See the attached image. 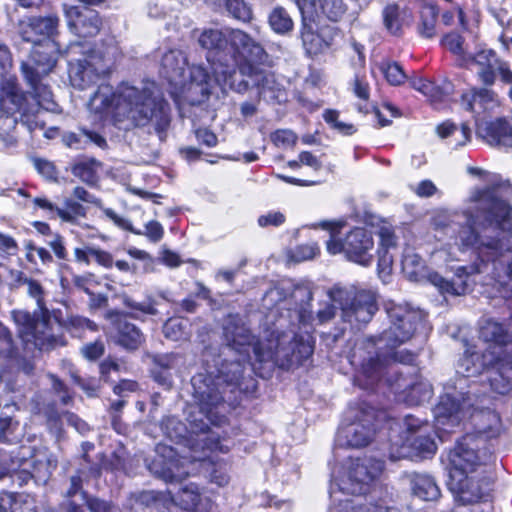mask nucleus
<instances>
[{
  "label": "nucleus",
  "instance_id": "nucleus-1",
  "mask_svg": "<svg viewBox=\"0 0 512 512\" xmlns=\"http://www.w3.org/2000/svg\"><path fill=\"white\" fill-rule=\"evenodd\" d=\"M466 203L462 211L465 222L458 229L455 245L460 251L472 250L476 261L459 266L451 280L432 276L433 283L442 291L454 295L468 293L472 286L470 277L476 274H486L501 285L512 281V259L504 261L512 250L505 234L512 235V206L500 194L499 185L472 190Z\"/></svg>",
  "mask_w": 512,
  "mask_h": 512
},
{
  "label": "nucleus",
  "instance_id": "nucleus-2",
  "mask_svg": "<svg viewBox=\"0 0 512 512\" xmlns=\"http://www.w3.org/2000/svg\"><path fill=\"white\" fill-rule=\"evenodd\" d=\"M90 105L97 112H110L115 125L125 130L152 124L162 138L170 124L169 105L154 82L141 86L123 83L116 91L109 84H101Z\"/></svg>",
  "mask_w": 512,
  "mask_h": 512
},
{
  "label": "nucleus",
  "instance_id": "nucleus-3",
  "mask_svg": "<svg viewBox=\"0 0 512 512\" xmlns=\"http://www.w3.org/2000/svg\"><path fill=\"white\" fill-rule=\"evenodd\" d=\"M223 335L229 353L240 354L246 360L252 350L258 362H271L282 369L302 364L314 350V339L308 332L291 337L282 334L267 342H254V336L239 315L227 316L223 324Z\"/></svg>",
  "mask_w": 512,
  "mask_h": 512
},
{
  "label": "nucleus",
  "instance_id": "nucleus-4",
  "mask_svg": "<svg viewBox=\"0 0 512 512\" xmlns=\"http://www.w3.org/2000/svg\"><path fill=\"white\" fill-rule=\"evenodd\" d=\"M235 360L225 359L218 375L213 377L211 374H197L191 382L193 387V397L197 402L200 412L213 425H221L225 422V402L222 396L220 386L222 383L237 385L243 376L244 365L249 362L250 357L242 359V355L237 354Z\"/></svg>",
  "mask_w": 512,
  "mask_h": 512
},
{
  "label": "nucleus",
  "instance_id": "nucleus-5",
  "mask_svg": "<svg viewBox=\"0 0 512 512\" xmlns=\"http://www.w3.org/2000/svg\"><path fill=\"white\" fill-rule=\"evenodd\" d=\"M15 286L25 285L27 294L36 301L38 310L31 314L25 310H13L11 312L14 323L19 327L23 336L32 338L34 345L40 350H50L57 346H63L64 340L56 336L50 327V312L46 306V291L41 283L28 278L23 272L13 274Z\"/></svg>",
  "mask_w": 512,
  "mask_h": 512
},
{
  "label": "nucleus",
  "instance_id": "nucleus-6",
  "mask_svg": "<svg viewBox=\"0 0 512 512\" xmlns=\"http://www.w3.org/2000/svg\"><path fill=\"white\" fill-rule=\"evenodd\" d=\"M265 58L262 60V62ZM253 60L246 59L238 65V74L234 65L223 64L220 59L214 63L215 82L220 86L228 85L237 93L244 94L251 87L258 89L259 98L266 101L281 103L286 100V93L283 85L279 83L276 76L269 71L254 66ZM261 63V61H258Z\"/></svg>",
  "mask_w": 512,
  "mask_h": 512
},
{
  "label": "nucleus",
  "instance_id": "nucleus-7",
  "mask_svg": "<svg viewBox=\"0 0 512 512\" xmlns=\"http://www.w3.org/2000/svg\"><path fill=\"white\" fill-rule=\"evenodd\" d=\"M493 454L476 443L474 435H465L447 454L448 488L462 493V498L471 500L472 495L463 490L464 476L474 475L479 471L487 473V465Z\"/></svg>",
  "mask_w": 512,
  "mask_h": 512
},
{
  "label": "nucleus",
  "instance_id": "nucleus-8",
  "mask_svg": "<svg viewBox=\"0 0 512 512\" xmlns=\"http://www.w3.org/2000/svg\"><path fill=\"white\" fill-rule=\"evenodd\" d=\"M493 367L490 385L499 394H507L512 389V363L505 358H498L495 351L485 349L478 352L468 348L457 364V373L463 377L481 374L485 369Z\"/></svg>",
  "mask_w": 512,
  "mask_h": 512
},
{
  "label": "nucleus",
  "instance_id": "nucleus-9",
  "mask_svg": "<svg viewBox=\"0 0 512 512\" xmlns=\"http://www.w3.org/2000/svg\"><path fill=\"white\" fill-rule=\"evenodd\" d=\"M322 229L330 231V239L327 241V250L331 254L343 252L346 257L363 266L370 265L374 249V241L371 233L365 228L351 230L344 239L339 235L342 223L323 221L318 224Z\"/></svg>",
  "mask_w": 512,
  "mask_h": 512
},
{
  "label": "nucleus",
  "instance_id": "nucleus-10",
  "mask_svg": "<svg viewBox=\"0 0 512 512\" xmlns=\"http://www.w3.org/2000/svg\"><path fill=\"white\" fill-rule=\"evenodd\" d=\"M244 58L262 61L267 57L264 48L246 32L234 29L226 32L216 28H205L198 36L199 45L209 51H220L227 43Z\"/></svg>",
  "mask_w": 512,
  "mask_h": 512
},
{
  "label": "nucleus",
  "instance_id": "nucleus-11",
  "mask_svg": "<svg viewBox=\"0 0 512 512\" xmlns=\"http://www.w3.org/2000/svg\"><path fill=\"white\" fill-rule=\"evenodd\" d=\"M328 295L339 305L342 319L351 325L368 323L378 309L376 296L371 291L334 287Z\"/></svg>",
  "mask_w": 512,
  "mask_h": 512
},
{
  "label": "nucleus",
  "instance_id": "nucleus-12",
  "mask_svg": "<svg viewBox=\"0 0 512 512\" xmlns=\"http://www.w3.org/2000/svg\"><path fill=\"white\" fill-rule=\"evenodd\" d=\"M386 311L390 319V326L381 333L377 341L393 350L412 338L423 320V315L421 311L401 304L388 306Z\"/></svg>",
  "mask_w": 512,
  "mask_h": 512
},
{
  "label": "nucleus",
  "instance_id": "nucleus-13",
  "mask_svg": "<svg viewBox=\"0 0 512 512\" xmlns=\"http://www.w3.org/2000/svg\"><path fill=\"white\" fill-rule=\"evenodd\" d=\"M380 349L386 350V352L382 353L383 355L386 354L393 360L403 364H412L416 359V354L409 350H390L386 348L384 344L378 343L376 338H367L355 346L351 355V363L353 365H359L363 373L372 381L377 379L382 367L380 354L378 352Z\"/></svg>",
  "mask_w": 512,
  "mask_h": 512
},
{
  "label": "nucleus",
  "instance_id": "nucleus-14",
  "mask_svg": "<svg viewBox=\"0 0 512 512\" xmlns=\"http://www.w3.org/2000/svg\"><path fill=\"white\" fill-rule=\"evenodd\" d=\"M384 470V462L365 456L350 461L346 475L337 484L338 489L351 495H364L376 485Z\"/></svg>",
  "mask_w": 512,
  "mask_h": 512
},
{
  "label": "nucleus",
  "instance_id": "nucleus-15",
  "mask_svg": "<svg viewBox=\"0 0 512 512\" xmlns=\"http://www.w3.org/2000/svg\"><path fill=\"white\" fill-rule=\"evenodd\" d=\"M113 59L100 50L85 52L82 58L69 61V79L73 87L84 90L96 83L100 77L110 73Z\"/></svg>",
  "mask_w": 512,
  "mask_h": 512
},
{
  "label": "nucleus",
  "instance_id": "nucleus-16",
  "mask_svg": "<svg viewBox=\"0 0 512 512\" xmlns=\"http://www.w3.org/2000/svg\"><path fill=\"white\" fill-rule=\"evenodd\" d=\"M472 407L473 401L469 394L458 391L456 388H448L434 408L436 428L444 432H452L450 428L458 426L467 417Z\"/></svg>",
  "mask_w": 512,
  "mask_h": 512
},
{
  "label": "nucleus",
  "instance_id": "nucleus-17",
  "mask_svg": "<svg viewBox=\"0 0 512 512\" xmlns=\"http://www.w3.org/2000/svg\"><path fill=\"white\" fill-rule=\"evenodd\" d=\"M350 423L343 426L337 435L339 445L352 448L368 445L375 433L374 410L371 407L351 408L348 411Z\"/></svg>",
  "mask_w": 512,
  "mask_h": 512
},
{
  "label": "nucleus",
  "instance_id": "nucleus-18",
  "mask_svg": "<svg viewBox=\"0 0 512 512\" xmlns=\"http://www.w3.org/2000/svg\"><path fill=\"white\" fill-rule=\"evenodd\" d=\"M339 35L335 26L324 25L318 27L315 21L306 17L302 10V23L300 38L307 54L314 56L325 52L334 43Z\"/></svg>",
  "mask_w": 512,
  "mask_h": 512
},
{
  "label": "nucleus",
  "instance_id": "nucleus-19",
  "mask_svg": "<svg viewBox=\"0 0 512 512\" xmlns=\"http://www.w3.org/2000/svg\"><path fill=\"white\" fill-rule=\"evenodd\" d=\"M479 337L491 343L486 349L495 351L498 358L512 363V322L505 328L492 318H482L479 323Z\"/></svg>",
  "mask_w": 512,
  "mask_h": 512
},
{
  "label": "nucleus",
  "instance_id": "nucleus-20",
  "mask_svg": "<svg viewBox=\"0 0 512 512\" xmlns=\"http://www.w3.org/2000/svg\"><path fill=\"white\" fill-rule=\"evenodd\" d=\"M99 475L100 469L94 466L90 467L88 471L85 468H80L74 475L69 477L66 487L62 492L64 497L62 506L66 512H83V504L89 497L82 489L83 482L89 476L99 477Z\"/></svg>",
  "mask_w": 512,
  "mask_h": 512
},
{
  "label": "nucleus",
  "instance_id": "nucleus-21",
  "mask_svg": "<svg viewBox=\"0 0 512 512\" xmlns=\"http://www.w3.org/2000/svg\"><path fill=\"white\" fill-rule=\"evenodd\" d=\"M65 16L70 31L79 37L95 36L102 26L98 12L88 7H65Z\"/></svg>",
  "mask_w": 512,
  "mask_h": 512
},
{
  "label": "nucleus",
  "instance_id": "nucleus-22",
  "mask_svg": "<svg viewBox=\"0 0 512 512\" xmlns=\"http://www.w3.org/2000/svg\"><path fill=\"white\" fill-rule=\"evenodd\" d=\"M189 79L184 78L180 84L185 98L192 104L203 103L211 94L213 80L202 65H192L189 69Z\"/></svg>",
  "mask_w": 512,
  "mask_h": 512
},
{
  "label": "nucleus",
  "instance_id": "nucleus-23",
  "mask_svg": "<svg viewBox=\"0 0 512 512\" xmlns=\"http://www.w3.org/2000/svg\"><path fill=\"white\" fill-rule=\"evenodd\" d=\"M473 432L467 435H474L476 443L482 444L487 439L495 438L501 430L499 415L490 409L471 410L468 415Z\"/></svg>",
  "mask_w": 512,
  "mask_h": 512
},
{
  "label": "nucleus",
  "instance_id": "nucleus-24",
  "mask_svg": "<svg viewBox=\"0 0 512 512\" xmlns=\"http://www.w3.org/2000/svg\"><path fill=\"white\" fill-rule=\"evenodd\" d=\"M168 459L163 455L157 456L149 465L150 471L166 482H180L185 479L188 472L184 469L181 461L175 457L172 449H165Z\"/></svg>",
  "mask_w": 512,
  "mask_h": 512
},
{
  "label": "nucleus",
  "instance_id": "nucleus-25",
  "mask_svg": "<svg viewBox=\"0 0 512 512\" xmlns=\"http://www.w3.org/2000/svg\"><path fill=\"white\" fill-rule=\"evenodd\" d=\"M478 472L474 475L464 476L463 479V490L467 491L472 495L471 500H465L462 498V493L457 491H451L455 496L456 500L461 502L463 505L474 504L479 501H486L490 497L492 491L493 479L491 476L484 475Z\"/></svg>",
  "mask_w": 512,
  "mask_h": 512
},
{
  "label": "nucleus",
  "instance_id": "nucleus-26",
  "mask_svg": "<svg viewBox=\"0 0 512 512\" xmlns=\"http://www.w3.org/2000/svg\"><path fill=\"white\" fill-rule=\"evenodd\" d=\"M188 65L186 54L179 49H169L161 58V74L174 85L184 80V71Z\"/></svg>",
  "mask_w": 512,
  "mask_h": 512
},
{
  "label": "nucleus",
  "instance_id": "nucleus-27",
  "mask_svg": "<svg viewBox=\"0 0 512 512\" xmlns=\"http://www.w3.org/2000/svg\"><path fill=\"white\" fill-rule=\"evenodd\" d=\"M1 102L8 110L22 112L24 117L36 111V107L29 106L25 92L12 80L3 83Z\"/></svg>",
  "mask_w": 512,
  "mask_h": 512
},
{
  "label": "nucleus",
  "instance_id": "nucleus-28",
  "mask_svg": "<svg viewBox=\"0 0 512 512\" xmlns=\"http://www.w3.org/2000/svg\"><path fill=\"white\" fill-rule=\"evenodd\" d=\"M402 271L410 281L421 282L424 279H427L432 285L438 288L440 293L455 296L450 292L442 291L439 286L433 283V275H438L440 277L442 276L436 272L428 273L425 262L419 255L415 253L407 252L404 254L402 259Z\"/></svg>",
  "mask_w": 512,
  "mask_h": 512
},
{
  "label": "nucleus",
  "instance_id": "nucleus-29",
  "mask_svg": "<svg viewBox=\"0 0 512 512\" xmlns=\"http://www.w3.org/2000/svg\"><path fill=\"white\" fill-rule=\"evenodd\" d=\"M467 65H461L462 67H469L472 64L479 66L478 76L480 80L488 86L494 84L496 75L495 69L499 63L495 53L492 50H482L475 55H467Z\"/></svg>",
  "mask_w": 512,
  "mask_h": 512
},
{
  "label": "nucleus",
  "instance_id": "nucleus-30",
  "mask_svg": "<svg viewBox=\"0 0 512 512\" xmlns=\"http://www.w3.org/2000/svg\"><path fill=\"white\" fill-rule=\"evenodd\" d=\"M486 142L498 148H512V126L503 118L489 122L484 127Z\"/></svg>",
  "mask_w": 512,
  "mask_h": 512
},
{
  "label": "nucleus",
  "instance_id": "nucleus-31",
  "mask_svg": "<svg viewBox=\"0 0 512 512\" xmlns=\"http://www.w3.org/2000/svg\"><path fill=\"white\" fill-rule=\"evenodd\" d=\"M383 24L385 29L393 36H400L403 26L408 24L412 15L407 8H401L396 3L388 4L382 11Z\"/></svg>",
  "mask_w": 512,
  "mask_h": 512
},
{
  "label": "nucleus",
  "instance_id": "nucleus-32",
  "mask_svg": "<svg viewBox=\"0 0 512 512\" xmlns=\"http://www.w3.org/2000/svg\"><path fill=\"white\" fill-rule=\"evenodd\" d=\"M114 341L126 350L135 351L145 342V336L135 324L118 321Z\"/></svg>",
  "mask_w": 512,
  "mask_h": 512
},
{
  "label": "nucleus",
  "instance_id": "nucleus-33",
  "mask_svg": "<svg viewBox=\"0 0 512 512\" xmlns=\"http://www.w3.org/2000/svg\"><path fill=\"white\" fill-rule=\"evenodd\" d=\"M23 75L32 89L33 98L36 100V107L45 110H53L55 103L52 99V93L47 85L41 82L42 78L33 76V70L28 65H21Z\"/></svg>",
  "mask_w": 512,
  "mask_h": 512
},
{
  "label": "nucleus",
  "instance_id": "nucleus-34",
  "mask_svg": "<svg viewBox=\"0 0 512 512\" xmlns=\"http://www.w3.org/2000/svg\"><path fill=\"white\" fill-rule=\"evenodd\" d=\"M413 494L424 501L437 500L441 493L435 480L426 474H414L411 479Z\"/></svg>",
  "mask_w": 512,
  "mask_h": 512
},
{
  "label": "nucleus",
  "instance_id": "nucleus-35",
  "mask_svg": "<svg viewBox=\"0 0 512 512\" xmlns=\"http://www.w3.org/2000/svg\"><path fill=\"white\" fill-rule=\"evenodd\" d=\"M31 62L22 63L33 70V76L42 78L48 75L56 65V59L51 56L49 47L34 49Z\"/></svg>",
  "mask_w": 512,
  "mask_h": 512
},
{
  "label": "nucleus",
  "instance_id": "nucleus-36",
  "mask_svg": "<svg viewBox=\"0 0 512 512\" xmlns=\"http://www.w3.org/2000/svg\"><path fill=\"white\" fill-rule=\"evenodd\" d=\"M432 396V387L428 382L419 381L408 385L399 393V400L410 406L420 405Z\"/></svg>",
  "mask_w": 512,
  "mask_h": 512
},
{
  "label": "nucleus",
  "instance_id": "nucleus-37",
  "mask_svg": "<svg viewBox=\"0 0 512 512\" xmlns=\"http://www.w3.org/2000/svg\"><path fill=\"white\" fill-rule=\"evenodd\" d=\"M101 163L95 158L83 159L72 165V174L88 185H94L98 181V170Z\"/></svg>",
  "mask_w": 512,
  "mask_h": 512
},
{
  "label": "nucleus",
  "instance_id": "nucleus-38",
  "mask_svg": "<svg viewBox=\"0 0 512 512\" xmlns=\"http://www.w3.org/2000/svg\"><path fill=\"white\" fill-rule=\"evenodd\" d=\"M438 16L437 6L425 3L420 9V22L418 24V33L425 38H432L435 35V25Z\"/></svg>",
  "mask_w": 512,
  "mask_h": 512
},
{
  "label": "nucleus",
  "instance_id": "nucleus-39",
  "mask_svg": "<svg viewBox=\"0 0 512 512\" xmlns=\"http://www.w3.org/2000/svg\"><path fill=\"white\" fill-rule=\"evenodd\" d=\"M495 93L488 88H472L461 96V104L465 110L473 112L474 104L478 103L482 108L494 101Z\"/></svg>",
  "mask_w": 512,
  "mask_h": 512
},
{
  "label": "nucleus",
  "instance_id": "nucleus-40",
  "mask_svg": "<svg viewBox=\"0 0 512 512\" xmlns=\"http://www.w3.org/2000/svg\"><path fill=\"white\" fill-rule=\"evenodd\" d=\"M268 23L271 29L280 35H286L290 33L294 28V22L288 11L281 7H274L269 16Z\"/></svg>",
  "mask_w": 512,
  "mask_h": 512
},
{
  "label": "nucleus",
  "instance_id": "nucleus-41",
  "mask_svg": "<svg viewBox=\"0 0 512 512\" xmlns=\"http://www.w3.org/2000/svg\"><path fill=\"white\" fill-rule=\"evenodd\" d=\"M18 355L19 348L13 333L0 322V362L16 359Z\"/></svg>",
  "mask_w": 512,
  "mask_h": 512
},
{
  "label": "nucleus",
  "instance_id": "nucleus-42",
  "mask_svg": "<svg viewBox=\"0 0 512 512\" xmlns=\"http://www.w3.org/2000/svg\"><path fill=\"white\" fill-rule=\"evenodd\" d=\"M181 505L186 510L203 511L207 508L202 503L203 499L199 491V487L196 484L190 483L184 486L178 495Z\"/></svg>",
  "mask_w": 512,
  "mask_h": 512
},
{
  "label": "nucleus",
  "instance_id": "nucleus-43",
  "mask_svg": "<svg viewBox=\"0 0 512 512\" xmlns=\"http://www.w3.org/2000/svg\"><path fill=\"white\" fill-rule=\"evenodd\" d=\"M17 119L9 114H0V140L6 148L17 145Z\"/></svg>",
  "mask_w": 512,
  "mask_h": 512
},
{
  "label": "nucleus",
  "instance_id": "nucleus-44",
  "mask_svg": "<svg viewBox=\"0 0 512 512\" xmlns=\"http://www.w3.org/2000/svg\"><path fill=\"white\" fill-rule=\"evenodd\" d=\"M408 445L419 455L427 457L436 452V444L429 432H420L414 437H406Z\"/></svg>",
  "mask_w": 512,
  "mask_h": 512
},
{
  "label": "nucleus",
  "instance_id": "nucleus-45",
  "mask_svg": "<svg viewBox=\"0 0 512 512\" xmlns=\"http://www.w3.org/2000/svg\"><path fill=\"white\" fill-rule=\"evenodd\" d=\"M329 512H400L394 507H388L382 503L353 504L351 501H341L340 508L331 509Z\"/></svg>",
  "mask_w": 512,
  "mask_h": 512
},
{
  "label": "nucleus",
  "instance_id": "nucleus-46",
  "mask_svg": "<svg viewBox=\"0 0 512 512\" xmlns=\"http://www.w3.org/2000/svg\"><path fill=\"white\" fill-rule=\"evenodd\" d=\"M455 132H458L460 136L455 142L456 147L463 146L470 140L471 130L466 123L461 125L460 130H458L453 123L448 121L437 126V133L441 138H447L453 135Z\"/></svg>",
  "mask_w": 512,
  "mask_h": 512
},
{
  "label": "nucleus",
  "instance_id": "nucleus-47",
  "mask_svg": "<svg viewBox=\"0 0 512 512\" xmlns=\"http://www.w3.org/2000/svg\"><path fill=\"white\" fill-rule=\"evenodd\" d=\"M58 23V17L50 15L30 19L27 28H30L31 31L38 35L52 36L57 29Z\"/></svg>",
  "mask_w": 512,
  "mask_h": 512
},
{
  "label": "nucleus",
  "instance_id": "nucleus-48",
  "mask_svg": "<svg viewBox=\"0 0 512 512\" xmlns=\"http://www.w3.org/2000/svg\"><path fill=\"white\" fill-rule=\"evenodd\" d=\"M443 45L453 54L458 56L459 65H467V55L468 53L465 51L463 44L464 38L457 33L447 34L443 40Z\"/></svg>",
  "mask_w": 512,
  "mask_h": 512
},
{
  "label": "nucleus",
  "instance_id": "nucleus-49",
  "mask_svg": "<svg viewBox=\"0 0 512 512\" xmlns=\"http://www.w3.org/2000/svg\"><path fill=\"white\" fill-rule=\"evenodd\" d=\"M227 12L237 20L247 22L252 18V10L244 0H226Z\"/></svg>",
  "mask_w": 512,
  "mask_h": 512
},
{
  "label": "nucleus",
  "instance_id": "nucleus-50",
  "mask_svg": "<svg viewBox=\"0 0 512 512\" xmlns=\"http://www.w3.org/2000/svg\"><path fill=\"white\" fill-rule=\"evenodd\" d=\"M323 118L333 129L343 135H352L356 131L352 124L339 120V112L336 110H326L323 114Z\"/></svg>",
  "mask_w": 512,
  "mask_h": 512
},
{
  "label": "nucleus",
  "instance_id": "nucleus-51",
  "mask_svg": "<svg viewBox=\"0 0 512 512\" xmlns=\"http://www.w3.org/2000/svg\"><path fill=\"white\" fill-rule=\"evenodd\" d=\"M33 203L43 209L48 211L50 214H52V218H55L56 216L62 219L65 222H73V216L70 214V212L65 211L64 209L58 208L55 206L52 202H50L48 199L44 197H36L33 200Z\"/></svg>",
  "mask_w": 512,
  "mask_h": 512
},
{
  "label": "nucleus",
  "instance_id": "nucleus-52",
  "mask_svg": "<svg viewBox=\"0 0 512 512\" xmlns=\"http://www.w3.org/2000/svg\"><path fill=\"white\" fill-rule=\"evenodd\" d=\"M319 253L316 243H306L296 246L290 253V258L295 262L313 259Z\"/></svg>",
  "mask_w": 512,
  "mask_h": 512
},
{
  "label": "nucleus",
  "instance_id": "nucleus-53",
  "mask_svg": "<svg viewBox=\"0 0 512 512\" xmlns=\"http://www.w3.org/2000/svg\"><path fill=\"white\" fill-rule=\"evenodd\" d=\"M452 91V83L445 80L441 86H437L432 82L431 90L423 95L429 99L431 104L437 105L442 103L444 99L452 93Z\"/></svg>",
  "mask_w": 512,
  "mask_h": 512
},
{
  "label": "nucleus",
  "instance_id": "nucleus-54",
  "mask_svg": "<svg viewBox=\"0 0 512 512\" xmlns=\"http://www.w3.org/2000/svg\"><path fill=\"white\" fill-rule=\"evenodd\" d=\"M155 368L169 371L175 369L182 362V356L177 353L159 354L153 357Z\"/></svg>",
  "mask_w": 512,
  "mask_h": 512
},
{
  "label": "nucleus",
  "instance_id": "nucleus-55",
  "mask_svg": "<svg viewBox=\"0 0 512 512\" xmlns=\"http://www.w3.org/2000/svg\"><path fill=\"white\" fill-rule=\"evenodd\" d=\"M122 301L127 308L132 310L140 311L148 315H156L158 313V310L155 308V301L151 298H148L144 302H136L129 296L123 295Z\"/></svg>",
  "mask_w": 512,
  "mask_h": 512
},
{
  "label": "nucleus",
  "instance_id": "nucleus-56",
  "mask_svg": "<svg viewBox=\"0 0 512 512\" xmlns=\"http://www.w3.org/2000/svg\"><path fill=\"white\" fill-rule=\"evenodd\" d=\"M404 426L406 428L407 436L406 437H414L420 432H429L431 431V427L428 422L421 421L420 419L407 415L404 418Z\"/></svg>",
  "mask_w": 512,
  "mask_h": 512
},
{
  "label": "nucleus",
  "instance_id": "nucleus-57",
  "mask_svg": "<svg viewBox=\"0 0 512 512\" xmlns=\"http://www.w3.org/2000/svg\"><path fill=\"white\" fill-rule=\"evenodd\" d=\"M382 72L391 85H400L406 79V74L402 67L396 62L388 63L386 66H383Z\"/></svg>",
  "mask_w": 512,
  "mask_h": 512
},
{
  "label": "nucleus",
  "instance_id": "nucleus-58",
  "mask_svg": "<svg viewBox=\"0 0 512 512\" xmlns=\"http://www.w3.org/2000/svg\"><path fill=\"white\" fill-rule=\"evenodd\" d=\"M66 325L71 330V332H77L84 329L96 331L98 329V326L95 322L79 315L68 316L66 319Z\"/></svg>",
  "mask_w": 512,
  "mask_h": 512
},
{
  "label": "nucleus",
  "instance_id": "nucleus-59",
  "mask_svg": "<svg viewBox=\"0 0 512 512\" xmlns=\"http://www.w3.org/2000/svg\"><path fill=\"white\" fill-rule=\"evenodd\" d=\"M163 332L167 338L173 341L184 339L187 335L183 323L177 319H169L163 327Z\"/></svg>",
  "mask_w": 512,
  "mask_h": 512
},
{
  "label": "nucleus",
  "instance_id": "nucleus-60",
  "mask_svg": "<svg viewBox=\"0 0 512 512\" xmlns=\"http://www.w3.org/2000/svg\"><path fill=\"white\" fill-rule=\"evenodd\" d=\"M90 512H119V509L109 501L89 496L85 503Z\"/></svg>",
  "mask_w": 512,
  "mask_h": 512
},
{
  "label": "nucleus",
  "instance_id": "nucleus-61",
  "mask_svg": "<svg viewBox=\"0 0 512 512\" xmlns=\"http://www.w3.org/2000/svg\"><path fill=\"white\" fill-rule=\"evenodd\" d=\"M51 381L52 390L59 396L60 402L63 405H68L72 401V396L69 393L67 386L55 375H48Z\"/></svg>",
  "mask_w": 512,
  "mask_h": 512
},
{
  "label": "nucleus",
  "instance_id": "nucleus-62",
  "mask_svg": "<svg viewBox=\"0 0 512 512\" xmlns=\"http://www.w3.org/2000/svg\"><path fill=\"white\" fill-rule=\"evenodd\" d=\"M353 93L361 100L368 101L370 97V87L365 76L355 75L351 84Z\"/></svg>",
  "mask_w": 512,
  "mask_h": 512
},
{
  "label": "nucleus",
  "instance_id": "nucleus-63",
  "mask_svg": "<svg viewBox=\"0 0 512 512\" xmlns=\"http://www.w3.org/2000/svg\"><path fill=\"white\" fill-rule=\"evenodd\" d=\"M62 141L65 146L74 149H84L88 145V140L85 138V130L80 134L67 132L63 135Z\"/></svg>",
  "mask_w": 512,
  "mask_h": 512
},
{
  "label": "nucleus",
  "instance_id": "nucleus-64",
  "mask_svg": "<svg viewBox=\"0 0 512 512\" xmlns=\"http://www.w3.org/2000/svg\"><path fill=\"white\" fill-rule=\"evenodd\" d=\"M104 214L107 218H109L115 225H117L119 228L123 230H127L133 234H142L141 230H137L133 227L132 223L124 218L119 216L114 210L110 208H106L104 210Z\"/></svg>",
  "mask_w": 512,
  "mask_h": 512
}]
</instances>
